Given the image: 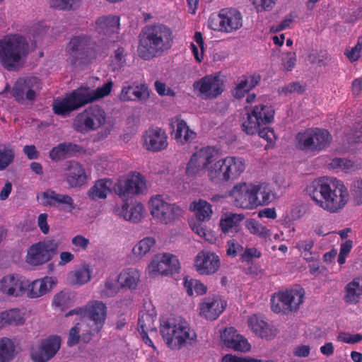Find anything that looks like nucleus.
I'll return each mask as SVG.
<instances>
[{
  "label": "nucleus",
  "mask_w": 362,
  "mask_h": 362,
  "mask_svg": "<svg viewBox=\"0 0 362 362\" xmlns=\"http://www.w3.org/2000/svg\"><path fill=\"white\" fill-rule=\"evenodd\" d=\"M306 191L318 206L332 214L339 212L349 200L347 188L335 177L315 179Z\"/></svg>",
  "instance_id": "obj_1"
},
{
  "label": "nucleus",
  "mask_w": 362,
  "mask_h": 362,
  "mask_svg": "<svg viewBox=\"0 0 362 362\" xmlns=\"http://www.w3.org/2000/svg\"><path fill=\"white\" fill-rule=\"evenodd\" d=\"M173 40V32L168 25L163 23L147 25L139 35L138 56L144 60L161 56L171 48Z\"/></svg>",
  "instance_id": "obj_2"
},
{
  "label": "nucleus",
  "mask_w": 362,
  "mask_h": 362,
  "mask_svg": "<svg viewBox=\"0 0 362 362\" xmlns=\"http://www.w3.org/2000/svg\"><path fill=\"white\" fill-rule=\"evenodd\" d=\"M230 195L235 206L245 209H253L271 202V189L265 183L236 185Z\"/></svg>",
  "instance_id": "obj_3"
},
{
  "label": "nucleus",
  "mask_w": 362,
  "mask_h": 362,
  "mask_svg": "<svg viewBox=\"0 0 362 362\" xmlns=\"http://www.w3.org/2000/svg\"><path fill=\"white\" fill-rule=\"evenodd\" d=\"M67 62L74 67L91 64L97 57L96 43L86 34L73 36L66 46Z\"/></svg>",
  "instance_id": "obj_4"
},
{
  "label": "nucleus",
  "mask_w": 362,
  "mask_h": 362,
  "mask_svg": "<svg viewBox=\"0 0 362 362\" xmlns=\"http://www.w3.org/2000/svg\"><path fill=\"white\" fill-rule=\"evenodd\" d=\"M28 53L29 44L21 35H7L0 39V64L6 70L16 69Z\"/></svg>",
  "instance_id": "obj_5"
},
{
  "label": "nucleus",
  "mask_w": 362,
  "mask_h": 362,
  "mask_svg": "<svg viewBox=\"0 0 362 362\" xmlns=\"http://www.w3.org/2000/svg\"><path fill=\"white\" fill-rule=\"evenodd\" d=\"M74 315H77L81 317H87L93 322L90 329L86 333L82 334V341L87 344L103 328L107 317V307L101 301L93 300L83 307H78L69 310L65 316L69 317Z\"/></svg>",
  "instance_id": "obj_6"
},
{
  "label": "nucleus",
  "mask_w": 362,
  "mask_h": 362,
  "mask_svg": "<svg viewBox=\"0 0 362 362\" xmlns=\"http://www.w3.org/2000/svg\"><path fill=\"white\" fill-rule=\"evenodd\" d=\"M296 148L306 153L316 155L332 141L329 132L321 128H308L296 135Z\"/></svg>",
  "instance_id": "obj_7"
},
{
  "label": "nucleus",
  "mask_w": 362,
  "mask_h": 362,
  "mask_svg": "<svg viewBox=\"0 0 362 362\" xmlns=\"http://www.w3.org/2000/svg\"><path fill=\"white\" fill-rule=\"evenodd\" d=\"M160 334L171 349L179 350L187 344L194 341L197 334L186 322L177 324L170 321L160 325Z\"/></svg>",
  "instance_id": "obj_8"
},
{
  "label": "nucleus",
  "mask_w": 362,
  "mask_h": 362,
  "mask_svg": "<svg viewBox=\"0 0 362 362\" xmlns=\"http://www.w3.org/2000/svg\"><path fill=\"white\" fill-rule=\"evenodd\" d=\"M305 290L300 286L275 293L271 298L272 311L288 315L299 310L305 297Z\"/></svg>",
  "instance_id": "obj_9"
},
{
  "label": "nucleus",
  "mask_w": 362,
  "mask_h": 362,
  "mask_svg": "<svg viewBox=\"0 0 362 362\" xmlns=\"http://www.w3.org/2000/svg\"><path fill=\"white\" fill-rule=\"evenodd\" d=\"M61 241L58 238H45L30 246L26 255V262L33 266L42 265L50 261L58 253Z\"/></svg>",
  "instance_id": "obj_10"
},
{
  "label": "nucleus",
  "mask_w": 362,
  "mask_h": 362,
  "mask_svg": "<svg viewBox=\"0 0 362 362\" xmlns=\"http://www.w3.org/2000/svg\"><path fill=\"white\" fill-rule=\"evenodd\" d=\"M275 111L272 106L259 104L247 111V119L242 124L243 131L247 134H257L263 126H267L274 120Z\"/></svg>",
  "instance_id": "obj_11"
},
{
  "label": "nucleus",
  "mask_w": 362,
  "mask_h": 362,
  "mask_svg": "<svg viewBox=\"0 0 362 362\" xmlns=\"http://www.w3.org/2000/svg\"><path fill=\"white\" fill-rule=\"evenodd\" d=\"M149 209L152 216L158 221L168 224L182 216V209L175 203H169L163 195H156L149 201Z\"/></svg>",
  "instance_id": "obj_12"
},
{
  "label": "nucleus",
  "mask_w": 362,
  "mask_h": 362,
  "mask_svg": "<svg viewBox=\"0 0 362 362\" xmlns=\"http://www.w3.org/2000/svg\"><path fill=\"white\" fill-rule=\"evenodd\" d=\"M94 102L89 87L81 86L73 90L62 100L53 105L54 112L59 115L77 110L88 103Z\"/></svg>",
  "instance_id": "obj_13"
},
{
  "label": "nucleus",
  "mask_w": 362,
  "mask_h": 362,
  "mask_svg": "<svg viewBox=\"0 0 362 362\" xmlns=\"http://www.w3.org/2000/svg\"><path fill=\"white\" fill-rule=\"evenodd\" d=\"M106 120V113L99 105H95L79 113L74 119V129L84 133L94 131L103 125Z\"/></svg>",
  "instance_id": "obj_14"
},
{
  "label": "nucleus",
  "mask_w": 362,
  "mask_h": 362,
  "mask_svg": "<svg viewBox=\"0 0 362 362\" xmlns=\"http://www.w3.org/2000/svg\"><path fill=\"white\" fill-rule=\"evenodd\" d=\"M209 25L214 30L230 33L242 27L243 17L235 8H223L218 14L210 17Z\"/></svg>",
  "instance_id": "obj_15"
},
{
  "label": "nucleus",
  "mask_w": 362,
  "mask_h": 362,
  "mask_svg": "<svg viewBox=\"0 0 362 362\" xmlns=\"http://www.w3.org/2000/svg\"><path fill=\"white\" fill-rule=\"evenodd\" d=\"M146 189L145 177L139 172H131L114 186L115 192L122 199L141 194Z\"/></svg>",
  "instance_id": "obj_16"
},
{
  "label": "nucleus",
  "mask_w": 362,
  "mask_h": 362,
  "mask_svg": "<svg viewBox=\"0 0 362 362\" xmlns=\"http://www.w3.org/2000/svg\"><path fill=\"white\" fill-rule=\"evenodd\" d=\"M42 88L40 78L35 76L18 80L12 88V96L20 104L33 101Z\"/></svg>",
  "instance_id": "obj_17"
},
{
  "label": "nucleus",
  "mask_w": 362,
  "mask_h": 362,
  "mask_svg": "<svg viewBox=\"0 0 362 362\" xmlns=\"http://www.w3.org/2000/svg\"><path fill=\"white\" fill-rule=\"evenodd\" d=\"M37 198L42 205L55 208L64 213L72 214L76 207L70 195L59 194L51 189L39 193Z\"/></svg>",
  "instance_id": "obj_18"
},
{
  "label": "nucleus",
  "mask_w": 362,
  "mask_h": 362,
  "mask_svg": "<svg viewBox=\"0 0 362 362\" xmlns=\"http://www.w3.org/2000/svg\"><path fill=\"white\" fill-rule=\"evenodd\" d=\"M95 30L103 39L115 42L119 39L120 18L115 15L103 16L95 21Z\"/></svg>",
  "instance_id": "obj_19"
},
{
  "label": "nucleus",
  "mask_w": 362,
  "mask_h": 362,
  "mask_svg": "<svg viewBox=\"0 0 362 362\" xmlns=\"http://www.w3.org/2000/svg\"><path fill=\"white\" fill-rule=\"evenodd\" d=\"M194 90L204 99H215L223 92V81L218 76L207 75L193 83Z\"/></svg>",
  "instance_id": "obj_20"
},
{
  "label": "nucleus",
  "mask_w": 362,
  "mask_h": 362,
  "mask_svg": "<svg viewBox=\"0 0 362 362\" xmlns=\"http://www.w3.org/2000/svg\"><path fill=\"white\" fill-rule=\"evenodd\" d=\"M214 150L209 146L204 147L194 153L186 168L187 175L194 176L200 171L208 169L214 160Z\"/></svg>",
  "instance_id": "obj_21"
},
{
  "label": "nucleus",
  "mask_w": 362,
  "mask_h": 362,
  "mask_svg": "<svg viewBox=\"0 0 362 362\" xmlns=\"http://www.w3.org/2000/svg\"><path fill=\"white\" fill-rule=\"evenodd\" d=\"M142 140L144 147L151 152L162 151L168 145L166 132L158 127H149L144 133Z\"/></svg>",
  "instance_id": "obj_22"
},
{
  "label": "nucleus",
  "mask_w": 362,
  "mask_h": 362,
  "mask_svg": "<svg viewBox=\"0 0 362 362\" xmlns=\"http://www.w3.org/2000/svg\"><path fill=\"white\" fill-rule=\"evenodd\" d=\"M26 278L18 274H7L0 280V292L13 298L22 297L25 295Z\"/></svg>",
  "instance_id": "obj_23"
},
{
  "label": "nucleus",
  "mask_w": 362,
  "mask_h": 362,
  "mask_svg": "<svg viewBox=\"0 0 362 362\" xmlns=\"http://www.w3.org/2000/svg\"><path fill=\"white\" fill-rule=\"evenodd\" d=\"M61 346V338L50 335L44 339L37 349L31 354L34 362H47L53 358Z\"/></svg>",
  "instance_id": "obj_24"
},
{
  "label": "nucleus",
  "mask_w": 362,
  "mask_h": 362,
  "mask_svg": "<svg viewBox=\"0 0 362 362\" xmlns=\"http://www.w3.org/2000/svg\"><path fill=\"white\" fill-rule=\"evenodd\" d=\"M226 302L219 296L204 298L199 305V315L208 320H215L223 312Z\"/></svg>",
  "instance_id": "obj_25"
},
{
  "label": "nucleus",
  "mask_w": 362,
  "mask_h": 362,
  "mask_svg": "<svg viewBox=\"0 0 362 362\" xmlns=\"http://www.w3.org/2000/svg\"><path fill=\"white\" fill-rule=\"evenodd\" d=\"M150 96L149 89L146 83L134 86L129 82L123 84L119 98L122 102H146Z\"/></svg>",
  "instance_id": "obj_26"
},
{
  "label": "nucleus",
  "mask_w": 362,
  "mask_h": 362,
  "mask_svg": "<svg viewBox=\"0 0 362 362\" xmlns=\"http://www.w3.org/2000/svg\"><path fill=\"white\" fill-rule=\"evenodd\" d=\"M221 339L226 347L236 351L247 352L251 349L247 339L237 333L236 329L232 327L225 328L221 334Z\"/></svg>",
  "instance_id": "obj_27"
},
{
  "label": "nucleus",
  "mask_w": 362,
  "mask_h": 362,
  "mask_svg": "<svg viewBox=\"0 0 362 362\" xmlns=\"http://www.w3.org/2000/svg\"><path fill=\"white\" fill-rule=\"evenodd\" d=\"M194 266L200 274H212L219 269L220 259L214 252L202 251L196 257Z\"/></svg>",
  "instance_id": "obj_28"
},
{
  "label": "nucleus",
  "mask_w": 362,
  "mask_h": 362,
  "mask_svg": "<svg viewBox=\"0 0 362 362\" xmlns=\"http://www.w3.org/2000/svg\"><path fill=\"white\" fill-rule=\"evenodd\" d=\"M64 179L71 188L81 187L87 182L86 170L78 162L69 160L66 163Z\"/></svg>",
  "instance_id": "obj_29"
},
{
  "label": "nucleus",
  "mask_w": 362,
  "mask_h": 362,
  "mask_svg": "<svg viewBox=\"0 0 362 362\" xmlns=\"http://www.w3.org/2000/svg\"><path fill=\"white\" fill-rule=\"evenodd\" d=\"M174 139L181 144H189L197 137V133L189 129L187 122L180 116L173 118L170 122Z\"/></svg>",
  "instance_id": "obj_30"
},
{
  "label": "nucleus",
  "mask_w": 362,
  "mask_h": 362,
  "mask_svg": "<svg viewBox=\"0 0 362 362\" xmlns=\"http://www.w3.org/2000/svg\"><path fill=\"white\" fill-rule=\"evenodd\" d=\"M25 294L30 298H37L48 293L55 284L52 277L45 276L42 279L30 281L26 279Z\"/></svg>",
  "instance_id": "obj_31"
},
{
  "label": "nucleus",
  "mask_w": 362,
  "mask_h": 362,
  "mask_svg": "<svg viewBox=\"0 0 362 362\" xmlns=\"http://www.w3.org/2000/svg\"><path fill=\"white\" fill-rule=\"evenodd\" d=\"M115 211L117 214L124 220L138 223L144 216V207L141 202H138L132 205L129 209L128 203L124 202L121 207H117Z\"/></svg>",
  "instance_id": "obj_32"
},
{
  "label": "nucleus",
  "mask_w": 362,
  "mask_h": 362,
  "mask_svg": "<svg viewBox=\"0 0 362 362\" xmlns=\"http://www.w3.org/2000/svg\"><path fill=\"white\" fill-rule=\"evenodd\" d=\"M260 79L261 77L258 74L242 76L235 88L233 90V95L237 99L244 98L250 90L254 88L258 84Z\"/></svg>",
  "instance_id": "obj_33"
},
{
  "label": "nucleus",
  "mask_w": 362,
  "mask_h": 362,
  "mask_svg": "<svg viewBox=\"0 0 362 362\" xmlns=\"http://www.w3.org/2000/svg\"><path fill=\"white\" fill-rule=\"evenodd\" d=\"M225 173L227 181L237 180L245 169V163L243 158L236 156H227L225 158Z\"/></svg>",
  "instance_id": "obj_34"
},
{
  "label": "nucleus",
  "mask_w": 362,
  "mask_h": 362,
  "mask_svg": "<svg viewBox=\"0 0 362 362\" xmlns=\"http://www.w3.org/2000/svg\"><path fill=\"white\" fill-rule=\"evenodd\" d=\"M248 325L252 332L262 339H271L276 335V330L271 327L267 322L259 319L256 315L250 317Z\"/></svg>",
  "instance_id": "obj_35"
},
{
  "label": "nucleus",
  "mask_w": 362,
  "mask_h": 362,
  "mask_svg": "<svg viewBox=\"0 0 362 362\" xmlns=\"http://www.w3.org/2000/svg\"><path fill=\"white\" fill-rule=\"evenodd\" d=\"M344 300L347 303L356 304L362 296V278L356 277L345 287Z\"/></svg>",
  "instance_id": "obj_36"
},
{
  "label": "nucleus",
  "mask_w": 362,
  "mask_h": 362,
  "mask_svg": "<svg viewBox=\"0 0 362 362\" xmlns=\"http://www.w3.org/2000/svg\"><path fill=\"white\" fill-rule=\"evenodd\" d=\"M140 281L139 272L134 268L123 270L117 276V282L120 288L135 289Z\"/></svg>",
  "instance_id": "obj_37"
},
{
  "label": "nucleus",
  "mask_w": 362,
  "mask_h": 362,
  "mask_svg": "<svg viewBox=\"0 0 362 362\" xmlns=\"http://www.w3.org/2000/svg\"><path fill=\"white\" fill-rule=\"evenodd\" d=\"M24 322V313L20 309L13 308L0 313V329L8 325H21Z\"/></svg>",
  "instance_id": "obj_38"
},
{
  "label": "nucleus",
  "mask_w": 362,
  "mask_h": 362,
  "mask_svg": "<svg viewBox=\"0 0 362 362\" xmlns=\"http://www.w3.org/2000/svg\"><path fill=\"white\" fill-rule=\"evenodd\" d=\"M189 209L194 213L196 218L199 221H209L213 213L211 205L202 199L192 202Z\"/></svg>",
  "instance_id": "obj_39"
},
{
  "label": "nucleus",
  "mask_w": 362,
  "mask_h": 362,
  "mask_svg": "<svg viewBox=\"0 0 362 362\" xmlns=\"http://www.w3.org/2000/svg\"><path fill=\"white\" fill-rule=\"evenodd\" d=\"M225 158H223L208 167L207 175L211 182L217 184L228 182L227 176L225 175Z\"/></svg>",
  "instance_id": "obj_40"
},
{
  "label": "nucleus",
  "mask_w": 362,
  "mask_h": 362,
  "mask_svg": "<svg viewBox=\"0 0 362 362\" xmlns=\"http://www.w3.org/2000/svg\"><path fill=\"white\" fill-rule=\"evenodd\" d=\"M74 303V295L69 291H62L57 293L52 300V306L60 311H64Z\"/></svg>",
  "instance_id": "obj_41"
},
{
  "label": "nucleus",
  "mask_w": 362,
  "mask_h": 362,
  "mask_svg": "<svg viewBox=\"0 0 362 362\" xmlns=\"http://www.w3.org/2000/svg\"><path fill=\"white\" fill-rule=\"evenodd\" d=\"M168 270L169 267L166 266L164 257L163 258V254H158L155 255L148 267V272L151 276H153L157 274H170Z\"/></svg>",
  "instance_id": "obj_42"
},
{
  "label": "nucleus",
  "mask_w": 362,
  "mask_h": 362,
  "mask_svg": "<svg viewBox=\"0 0 362 362\" xmlns=\"http://www.w3.org/2000/svg\"><path fill=\"white\" fill-rule=\"evenodd\" d=\"M243 218L244 216L243 214L233 213L225 214L220 220L219 226L223 233H228L232 231L233 228L236 229Z\"/></svg>",
  "instance_id": "obj_43"
},
{
  "label": "nucleus",
  "mask_w": 362,
  "mask_h": 362,
  "mask_svg": "<svg viewBox=\"0 0 362 362\" xmlns=\"http://www.w3.org/2000/svg\"><path fill=\"white\" fill-rule=\"evenodd\" d=\"M183 286L188 296H193L195 293L197 296H202L206 293L207 287L200 281L194 279L184 278Z\"/></svg>",
  "instance_id": "obj_44"
},
{
  "label": "nucleus",
  "mask_w": 362,
  "mask_h": 362,
  "mask_svg": "<svg viewBox=\"0 0 362 362\" xmlns=\"http://www.w3.org/2000/svg\"><path fill=\"white\" fill-rule=\"evenodd\" d=\"M156 319V315L141 311L138 320V330L139 332L145 331H153L156 329L154 322Z\"/></svg>",
  "instance_id": "obj_45"
},
{
  "label": "nucleus",
  "mask_w": 362,
  "mask_h": 362,
  "mask_svg": "<svg viewBox=\"0 0 362 362\" xmlns=\"http://www.w3.org/2000/svg\"><path fill=\"white\" fill-rule=\"evenodd\" d=\"M107 180H99L88 191V197L93 200L105 199L110 191L107 185Z\"/></svg>",
  "instance_id": "obj_46"
},
{
  "label": "nucleus",
  "mask_w": 362,
  "mask_h": 362,
  "mask_svg": "<svg viewBox=\"0 0 362 362\" xmlns=\"http://www.w3.org/2000/svg\"><path fill=\"white\" fill-rule=\"evenodd\" d=\"M15 345L8 338L4 337L0 339V362H9L13 356Z\"/></svg>",
  "instance_id": "obj_47"
},
{
  "label": "nucleus",
  "mask_w": 362,
  "mask_h": 362,
  "mask_svg": "<svg viewBox=\"0 0 362 362\" xmlns=\"http://www.w3.org/2000/svg\"><path fill=\"white\" fill-rule=\"evenodd\" d=\"M245 223L250 233L255 235L266 239L271 235L270 230L255 219H248Z\"/></svg>",
  "instance_id": "obj_48"
},
{
  "label": "nucleus",
  "mask_w": 362,
  "mask_h": 362,
  "mask_svg": "<svg viewBox=\"0 0 362 362\" xmlns=\"http://www.w3.org/2000/svg\"><path fill=\"white\" fill-rule=\"evenodd\" d=\"M156 241L153 238H144L136 243L132 249L134 255L137 257H142L150 252Z\"/></svg>",
  "instance_id": "obj_49"
},
{
  "label": "nucleus",
  "mask_w": 362,
  "mask_h": 362,
  "mask_svg": "<svg viewBox=\"0 0 362 362\" xmlns=\"http://www.w3.org/2000/svg\"><path fill=\"white\" fill-rule=\"evenodd\" d=\"M15 152L10 146H0V171L6 169L14 160Z\"/></svg>",
  "instance_id": "obj_50"
},
{
  "label": "nucleus",
  "mask_w": 362,
  "mask_h": 362,
  "mask_svg": "<svg viewBox=\"0 0 362 362\" xmlns=\"http://www.w3.org/2000/svg\"><path fill=\"white\" fill-rule=\"evenodd\" d=\"M117 279L107 278L103 285L100 286V294L101 298H109L115 296L119 291Z\"/></svg>",
  "instance_id": "obj_51"
},
{
  "label": "nucleus",
  "mask_w": 362,
  "mask_h": 362,
  "mask_svg": "<svg viewBox=\"0 0 362 362\" xmlns=\"http://www.w3.org/2000/svg\"><path fill=\"white\" fill-rule=\"evenodd\" d=\"M51 7L61 11L76 10L80 4V0H50Z\"/></svg>",
  "instance_id": "obj_52"
},
{
  "label": "nucleus",
  "mask_w": 362,
  "mask_h": 362,
  "mask_svg": "<svg viewBox=\"0 0 362 362\" xmlns=\"http://www.w3.org/2000/svg\"><path fill=\"white\" fill-rule=\"evenodd\" d=\"M112 86L113 82L111 80H109L102 86L98 87L95 90L90 89L93 101H96L110 95L112 89Z\"/></svg>",
  "instance_id": "obj_53"
},
{
  "label": "nucleus",
  "mask_w": 362,
  "mask_h": 362,
  "mask_svg": "<svg viewBox=\"0 0 362 362\" xmlns=\"http://www.w3.org/2000/svg\"><path fill=\"white\" fill-rule=\"evenodd\" d=\"M362 53V37H359L355 46L346 49L344 55L351 62H356L361 57Z\"/></svg>",
  "instance_id": "obj_54"
},
{
  "label": "nucleus",
  "mask_w": 362,
  "mask_h": 362,
  "mask_svg": "<svg viewBox=\"0 0 362 362\" xmlns=\"http://www.w3.org/2000/svg\"><path fill=\"white\" fill-rule=\"evenodd\" d=\"M306 90V84L300 82H291L279 89V93L288 95L293 93H303Z\"/></svg>",
  "instance_id": "obj_55"
},
{
  "label": "nucleus",
  "mask_w": 362,
  "mask_h": 362,
  "mask_svg": "<svg viewBox=\"0 0 362 362\" xmlns=\"http://www.w3.org/2000/svg\"><path fill=\"white\" fill-rule=\"evenodd\" d=\"M166 263V266L169 267L168 272L170 274L178 273L180 269V264L177 257L172 254L163 253V258Z\"/></svg>",
  "instance_id": "obj_56"
},
{
  "label": "nucleus",
  "mask_w": 362,
  "mask_h": 362,
  "mask_svg": "<svg viewBox=\"0 0 362 362\" xmlns=\"http://www.w3.org/2000/svg\"><path fill=\"white\" fill-rule=\"evenodd\" d=\"M354 165V163L346 158H334L330 160L329 168L331 169L349 170Z\"/></svg>",
  "instance_id": "obj_57"
},
{
  "label": "nucleus",
  "mask_w": 362,
  "mask_h": 362,
  "mask_svg": "<svg viewBox=\"0 0 362 362\" xmlns=\"http://www.w3.org/2000/svg\"><path fill=\"white\" fill-rule=\"evenodd\" d=\"M127 52L122 47H118L112 55V62L119 68L122 67L126 63Z\"/></svg>",
  "instance_id": "obj_58"
},
{
  "label": "nucleus",
  "mask_w": 362,
  "mask_h": 362,
  "mask_svg": "<svg viewBox=\"0 0 362 362\" xmlns=\"http://www.w3.org/2000/svg\"><path fill=\"white\" fill-rule=\"evenodd\" d=\"M73 277L72 283L74 284L81 285L86 284L90 279V271L88 269H80L74 272Z\"/></svg>",
  "instance_id": "obj_59"
},
{
  "label": "nucleus",
  "mask_w": 362,
  "mask_h": 362,
  "mask_svg": "<svg viewBox=\"0 0 362 362\" xmlns=\"http://www.w3.org/2000/svg\"><path fill=\"white\" fill-rule=\"evenodd\" d=\"M81 326L79 323H76L69 332V337L67 339V345L73 346L77 344L81 339L82 341V334L80 335Z\"/></svg>",
  "instance_id": "obj_60"
},
{
  "label": "nucleus",
  "mask_w": 362,
  "mask_h": 362,
  "mask_svg": "<svg viewBox=\"0 0 362 362\" xmlns=\"http://www.w3.org/2000/svg\"><path fill=\"white\" fill-rule=\"evenodd\" d=\"M257 12L270 11L276 4L277 0H252Z\"/></svg>",
  "instance_id": "obj_61"
},
{
  "label": "nucleus",
  "mask_w": 362,
  "mask_h": 362,
  "mask_svg": "<svg viewBox=\"0 0 362 362\" xmlns=\"http://www.w3.org/2000/svg\"><path fill=\"white\" fill-rule=\"evenodd\" d=\"M67 157V153L64 149L62 143L54 146L49 151V158L53 161H59L64 160Z\"/></svg>",
  "instance_id": "obj_62"
},
{
  "label": "nucleus",
  "mask_w": 362,
  "mask_h": 362,
  "mask_svg": "<svg viewBox=\"0 0 362 362\" xmlns=\"http://www.w3.org/2000/svg\"><path fill=\"white\" fill-rule=\"evenodd\" d=\"M243 249L236 240L232 239L227 242L226 254L231 257H236L243 251Z\"/></svg>",
  "instance_id": "obj_63"
},
{
  "label": "nucleus",
  "mask_w": 362,
  "mask_h": 362,
  "mask_svg": "<svg viewBox=\"0 0 362 362\" xmlns=\"http://www.w3.org/2000/svg\"><path fill=\"white\" fill-rule=\"evenodd\" d=\"M352 196L356 204H362V180H356L352 186Z\"/></svg>",
  "instance_id": "obj_64"
}]
</instances>
